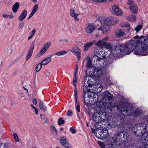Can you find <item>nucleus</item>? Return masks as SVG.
Returning a JSON list of instances; mask_svg holds the SVG:
<instances>
[{
  "mask_svg": "<svg viewBox=\"0 0 148 148\" xmlns=\"http://www.w3.org/2000/svg\"><path fill=\"white\" fill-rule=\"evenodd\" d=\"M13 135L15 140L16 141L18 142L19 141V139L17 134L16 133H14L13 134Z\"/></svg>",
  "mask_w": 148,
  "mask_h": 148,
  "instance_id": "nucleus-45",
  "label": "nucleus"
},
{
  "mask_svg": "<svg viewBox=\"0 0 148 148\" xmlns=\"http://www.w3.org/2000/svg\"><path fill=\"white\" fill-rule=\"evenodd\" d=\"M92 130L93 133H94L95 134H97V133H96V132L95 131V130L92 129Z\"/></svg>",
  "mask_w": 148,
  "mask_h": 148,
  "instance_id": "nucleus-64",
  "label": "nucleus"
},
{
  "mask_svg": "<svg viewBox=\"0 0 148 148\" xmlns=\"http://www.w3.org/2000/svg\"><path fill=\"white\" fill-rule=\"evenodd\" d=\"M92 94L91 92H88V97L90 98V99H91V97H92Z\"/></svg>",
  "mask_w": 148,
  "mask_h": 148,
  "instance_id": "nucleus-57",
  "label": "nucleus"
},
{
  "mask_svg": "<svg viewBox=\"0 0 148 148\" xmlns=\"http://www.w3.org/2000/svg\"><path fill=\"white\" fill-rule=\"evenodd\" d=\"M142 113L143 112L142 111L138 109H137L135 112V114L137 115H141Z\"/></svg>",
  "mask_w": 148,
  "mask_h": 148,
  "instance_id": "nucleus-41",
  "label": "nucleus"
},
{
  "mask_svg": "<svg viewBox=\"0 0 148 148\" xmlns=\"http://www.w3.org/2000/svg\"><path fill=\"white\" fill-rule=\"evenodd\" d=\"M95 29V27L93 25L88 23L86 25L85 31L87 33L90 34Z\"/></svg>",
  "mask_w": 148,
  "mask_h": 148,
  "instance_id": "nucleus-14",
  "label": "nucleus"
},
{
  "mask_svg": "<svg viewBox=\"0 0 148 148\" xmlns=\"http://www.w3.org/2000/svg\"><path fill=\"white\" fill-rule=\"evenodd\" d=\"M108 39V37L107 36H106V37H105L103 39V40H105V41H106V40H107Z\"/></svg>",
  "mask_w": 148,
  "mask_h": 148,
  "instance_id": "nucleus-62",
  "label": "nucleus"
},
{
  "mask_svg": "<svg viewBox=\"0 0 148 148\" xmlns=\"http://www.w3.org/2000/svg\"><path fill=\"white\" fill-rule=\"evenodd\" d=\"M32 102L33 103L34 105H36L37 103V101L35 99H34L32 100Z\"/></svg>",
  "mask_w": 148,
  "mask_h": 148,
  "instance_id": "nucleus-55",
  "label": "nucleus"
},
{
  "mask_svg": "<svg viewBox=\"0 0 148 148\" xmlns=\"http://www.w3.org/2000/svg\"><path fill=\"white\" fill-rule=\"evenodd\" d=\"M87 98L85 97V94L84 95V101L86 105H88L89 104L88 102L87 101Z\"/></svg>",
  "mask_w": 148,
  "mask_h": 148,
  "instance_id": "nucleus-51",
  "label": "nucleus"
},
{
  "mask_svg": "<svg viewBox=\"0 0 148 148\" xmlns=\"http://www.w3.org/2000/svg\"><path fill=\"white\" fill-rule=\"evenodd\" d=\"M39 107L41 110L45 111L47 109V108L44 104L43 102L42 101L40 100Z\"/></svg>",
  "mask_w": 148,
  "mask_h": 148,
  "instance_id": "nucleus-27",
  "label": "nucleus"
},
{
  "mask_svg": "<svg viewBox=\"0 0 148 148\" xmlns=\"http://www.w3.org/2000/svg\"><path fill=\"white\" fill-rule=\"evenodd\" d=\"M95 41L92 42H89L86 43L84 45V50L86 51H87L89 49L92 47V46L94 44Z\"/></svg>",
  "mask_w": 148,
  "mask_h": 148,
  "instance_id": "nucleus-18",
  "label": "nucleus"
},
{
  "mask_svg": "<svg viewBox=\"0 0 148 148\" xmlns=\"http://www.w3.org/2000/svg\"><path fill=\"white\" fill-rule=\"evenodd\" d=\"M128 104L127 103H124L122 102L120 105H119L117 106V109L118 110L120 109L122 114L123 115H130L134 112L133 108L131 106H128L125 107V106H127Z\"/></svg>",
  "mask_w": 148,
  "mask_h": 148,
  "instance_id": "nucleus-4",
  "label": "nucleus"
},
{
  "mask_svg": "<svg viewBox=\"0 0 148 148\" xmlns=\"http://www.w3.org/2000/svg\"><path fill=\"white\" fill-rule=\"evenodd\" d=\"M51 133L54 135H57V131L56 128L53 126H51Z\"/></svg>",
  "mask_w": 148,
  "mask_h": 148,
  "instance_id": "nucleus-34",
  "label": "nucleus"
},
{
  "mask_svg": "<svg viewBox=\"0 0 148 148\" xmlns=\"http://www.w3.org/2000/svg\"><path fill=\"white\" fill-rule=\"evenodd\" d=\"M115 46H112L110 43H108L106 42V44L105 45V47L108 49L110 50L109 52H110L112 53L111 51L113 49H115Z\"/></svg>",
  "mask_w": 148,
  "mask_h": 148,
  "instance_id": "nucleus-24",
  "label": "nucleus"
},
{
  "mask_svg": "<svg viewBox=\"0 0 148 148\" xmlns=\"http://www.w3.org/2000/svg\"><path fill=\"white\" fill-rule=\"evenodd\" d=\"M127 4L129 5V8L131 12L134 14H136L138 11L137 5L132 0H129L127 2Z\"/></svg>",
  "mask_w": 148,
  "mask_h": 148,
  "instance_id": "nucleus-7",
  "label": "nucleus"
},
{
  "mask_svg": "<svg viewBox=\"0 0 148 148\" xmlns=\"http://www.w3.org/2000/svg\"><path fill=\"white\" fill-rule=\"evenodd\" d=\"M123 135V133L121 132L117 134L114 135L112 138V140L111 141V145L112 146L120 145L123 143L124 142V140L122 138Z\"/></svg>",
  "mask_w": 148,
  "mask_h": 148,
  "instance_id": "nucleus-5",
  "label": "nucleus"
},
{
  "mask_svg": "<svg viewBox=\"0 0 148 148\" xmlns=\"http://www.w3.org/2000/svg\"><path fill=\"white\" fill-rule=\"evenodd\" d=\"M67 53V52L66 51H62L56 53L54 55L58 56H61L66 54Z\"/></svg>",
  "mask_w": 148,
  "mask_h": 148,
  "instance_id": "nucleus-36",
  "label": "nucleus"
},
{
  "mask_svg": "<svg viewBox=\"0 0 148 148\" xmlns=\"http://www.w3.org/2000/svg\"><path fill=\"white\" fill-rule=\"evenodd\" d=\"M74 95H75V103H77V99L78 98V95L77 93V90L76 88H75L74 90Z\"/></svg>",
  "mask_w": 148,
  "mask_h": 148,
  "instance_id": "nucleus-43",
  "label": "nucleus"
},
{
  "mask_svg": "<svg viewBox=\"0 0 148 148\" xmlns=\"http://www.w3.org/2000/svg\"><path fill=\"white\" fill-rule=\"evenodd\" d=\"M51 44L50 42H48L46 43L43 46V47L46 49L47 50L50 47Z\"/></svg>",
  "mask_w": 148,
  "mask_h": 148,
  "instance_id": "nucleus-38",
  "label": "nucleus"
},
{
  "mask_svg": "<svg viewBox=\"0 0 148 148\" xmlns=\"http://www.w3.org/2000/svg\"><path fill=\"white\" fill-rule=\"evenodd\" d=\"M19 5V4L18 2H16L14 4L12 8V11L16 13L17 12Z\"/></svg>",
  "mask_w": 148,
  "mask_h": 148,
  "instance_id": "nucleus-28",
  "label": "nucleus"
},
{
  "mask_svg": "<svg viewBox=\"0 0 148 148\" xmlns=\"http://www.w3.org/2000/svg\"><path fill=\"white\" fill-rule=\"evenodd\" d=\"M51 75V74L49 72H47L46 73V75L47 77H49Z\"/></svg>",
  "mask_w": 148,
  "mask_h": 148,
  "instance_id": "nucleus-61",
  "label": "nucleus"
},
{
  "mask_svg": "<svg viewBox=\"0 0 148 148\" xmlns=\"http://www.w3.org/2000/svg\"><path fill=\"white\" fill-rule=\"evenodd\" d=\"M96 60V61L99 64H101L100 63H99V62H103L104 60L103 58H101L97 56H95L93 57Z\"/></svg>",
  "mask_w": 148,
  "mask_h": 148,
  "instance_id": "nucleus-31",
  "label": "nucleus"
},
{
  "mask_svg": "<svg viewBox=\"0 0 148 148\" xmlns=\"http://www.w3.org/2000/svg\"><path fill=\"white\" fill-rule=\"evenodd\" d=\"M130 25L127 22L122 23L120 24V26L121 27H130Z\"/></svg>",
  "mask_w": 148,
  "mask_h": 148,
  "instance_id": "nucleus-35",
  "label": "nucleus"
},
{
  "mask_svg": "<svg viewBox=\"0 0 148 148\" xmlns=\"http://www.w3.org/2000/svg\"><path fill=\"white\" fill-rule=\"evenodd\" d=\"M34 47V43L33 42H32L30 45L29 50L27 52L25 58L26 61L28 60L31 56Z\"/></svg>",
  "mask_w": 148,
  "mask_h": 148,
  "instance_id": "nucleus-12",
  "label": "nucleus"
},
{
  "mask_svg": "<svg viewBox=\"0 0 148 148\" xmlns=\"http://www.w3.org/2000/svg\"><path fill=\"white\" fill-rule=\"evenodd\" d=\"M138 128H139L138 124H137L135 125L133 128L134 135L136 136H139V134L140 133V130L138 129Z\"/></svg>",
  "mask_w": 148,
  "mask_h": 148,
  "instance_id": "nucleus-20",
  "label": "nucleus"
},
{
  "mask_svg": "<svg viewBox=\"0 0 148 148\" xmlns=\"http://www.w3.org/2000/svg\"><path fill=\"white\" fill-rule=\"evenodd\" d=\"M35 32L36 30L35 29H34L33 30H32L31 31V32H29V35H31V36L33 37L35 34Z\"/></svg>",
  "mask_w": 148,
  "mask_h": 148,
  "instance_id": "nucleus-47",
  "label": "nucleus"
},
{
  "mask_svg": "<svg viewBox=\"0 0 148 148\" xmlns=\"http://www.w3.org/2000/svg\"><path fill=\"white\" fill-rule=\"evenodd\" d=\"M27 12L25 10H24L18 17V19L20 21H21L24 19L26 17Z\"/></svg>",
  "mask_w": 148,
  "mask_h": 148,
  "instance_id": "nucleus-19",
  "label": "nucleus"
},
{
  "mask_svg": "<svg viewBox=\"0 0 148 148\" xmlns=\"http://www.w3.org/2000/svg\"><path fill=\"white\" fill-rule=\"evenodd\" d=\"M90 69L91 72L89 74L90 75L99 77L103 74V71L102 69L95 67H93Z\"/></svg>",
  "mask_w": 148,
  "mask_h": 148,
  "instance_id": "nucleus-6",
  "label": "nucleus"
},
{
  "mask_svg": "<svg viewBox=\"0 0 148 148\" xmlns=\"http://www.w3.org/2000/svg\"><path fill=\"white\" fill-rule=\"evenodd\" d=\"M51 60V58L50 57H47L42 61L41 64L43 65L47 64Z\"/></svg>",
  "mask_w": 148,
  "mask_h": 148,
  "instance_id": "nucleus-26",
  "label": "nucleus"
},
{
  "mask_svg": "<svg viewBox=\"0 0 148 148\" xmlns=\"http://www.w3.org/2000/svg\"><path fill=\"white\" fill-rule=\"evenodd\" d=\"M70 51L72 53H76L77 58L78 59H80L81 51L80 49L77 46H74L70 50Z\"/></svg>",
  "mask_w": 148,
  "mask_h": 148,
  "instance_id": "nucleus-10",
  "label": "nucleus"
},
{
  "mask_svg": "<svg viewBox=\"0 0 148 148\" xmlns=\"http://www.w3.org/2000/svg\"><path fill=\"white\" fill-rule=\"evenodd\" d=\"M76 108L77 111L78 112H79L80 111V106L79 104V102L78 103L77 105L76 106Z\"/></svg>",
  "mask_w": 148,
  "mask_h": 148,
  "instance_id": "nucleus-54",
  "label": "nucleus"
},
{
  "mask_svg": "<svg viewBox=\"0 0 148 148\" xmlns=\"http://www.w3.org/2000/svg\"><path fill=\"white\" fill-rule=\"evenodd\" d=\"M139 128H138V129H139L141 132V133L142 135L146 134L147 132V126L144 123H140L138 124Z\"/></svg>",
  "mask_w": 148,
  "mask_h": 148,
  "instance_id": "nucleus-15",
  "label": "nucleus"
},
{
  "mask_svg": "<svg viewBox=\"0 0 148 148\" xmlns=\"http://www.w3.org/2000/svg\"><path fill=\"white\" fill-rule=\"evenodd\" d=\"M47 51V49L43 47L40 51L37 54L38 56L39 57L41 56L44 54Z\"/></svg>",
  "mask_w": 148,
  "mask_h": 148,
  "instance_id": "nucleus-32",
  "label": "nucleus"
},
{
  "mask_svg": "<svg viewBox=\"0 0 148 148\" xmlns=\"http://www.w3.org/2000/svg\"><path fill=\"white\" fill-rule=\"evenodd\" d=\"M106 43V42H104V41L100 40L97 42L95 43V45H97L100 47L103 48L105 47Z\"/></svg>",
  "mask_w": 148,
  "mask_h": 148,
  "instance_id": "nucleus-25",
  "label": "nucleus"
},
{
  "mask_svg": "<svg viewBox=\"0 0 148 148\" xmlns=\"http://www.w3.org/2000/svg\"><path fill=\"white\" fill-rule=\"evenodd\" d=\"M42 64L39 63L36 66V71L37 72L39 71L41 69L42 67Z\"/></svg>",
  "mask_w": 148,
  "mask_h": 148,
  "instance_id": "nucleus-40",
  "label": "nucleus"
},
{
  "mask_svg": "<svg viewBox=\"0 0 148 148\" xmlns=\"http://www.w3.org/2000/svg\"><path fill=\"white\" fill-rule=\"evenodd\" d=\"M34 109L35 110L34 112H35V113H36V114H38V110L36 109V108Z\"/></svg>",
  "mask_w": 148,
  "mask_h": 148,
  "instance_id": "nucleus-63",
  "label": "nucleus"
},
{
  "mask_svg": "<svg viewBox=\"0 0 148 148\" xmlns=\"http://www.w3.org/2000/svg\"><path fill=\"white\" fill-rule=\"evenodd\" d=\"M105 19L103 18V17H101V18H100L98 20H99V21H100V23L102 24H104V20Z\"/></svg>",
  "mask_w": 148,
  "mask_h": 148,
  "instance_id": "nucleus-48",
  "label": "nucleus"
},
{
  "mask_svg": "<svg viewBox=\"0 0 148 148\" xmlns=\"http://www.w3.org/2000/svg\"><path fill=\"white\" fill-rule=\"evenodd\" d=\"M147 40L143 37H141L137 42L131 40L125 46L124 49L127 54H129L132 51L136 49L134 54L143 56L148 55L147 45L145 44Z\"/></svg>",
  "mask_w": 148,
  "mask_h": 148,
  "instance_id": "nucleus-1",
  "label": "nucleus"
},
{
  "mask_svg": "<svg viewBox=\"0 0 148 148\" xmlns=\"http://www.w3.org/2000/svg\"><path fill=\"white\" fill-rule=\"evenodd\" d=\"M103 102L101 103V106L100 107L104 109L105 110H108L112 111L113 105L111 103L110 101L112 99L113 96L110 94V92L107 90L103 92L102 95Z\"/></svg>",
  "mask_w": 148,
  "mask_h": 148,
  "instance_id": "nucleus-2",
  "label": "nucleus"
},
{
  "mask_svg": "<svg viewBox=\"0 0 148 148\" xmlns=\"http://www.w3.org/2000/svg\"><path fill=\"white\" fill-rule=\"evenodd\" d=\"M70 14L71 16L74 17L75 21H77L79 19L77 17L78 14L75 13L74 10L73 9H71L70 10Z\"/></svg>",
  "mask_w": 148,
  "mask_h": 148,
  "instance_id": "nucleus-23",
  "label": "nucleus"
},
{
  "mask_svg": "<svg viewBox=\"0 0 148 148\" xmlns=\"http://www.w3.org/2000/svg\"><path fill=\"white\" fill-rule=\"evenodd\" d=\"M96 1L98 2H102L106 1V0H95Z\"/></svg>",
  "mask_w": 148,
  "mask_h": 148,
  "instance_id": "nucleus-59",
  "label": "nucleus"
},
{
  "mask_svg": "<svg viewBox=\"0 0 148 148\" xmlns=\"http://www.w3.org/2000/svg\"><path fill=\"white\" fill-rule=\"evenodd\" d=\"M111 11L112 14L116 15L121 16L123 14L121 10L116 5H114L112 7Z\"/></svg>",
  "mask_w": 148,
  "mask_h": 148,
  "instance_id": "nucleus-9",
  "label": "nucleus"
},
{
  "mask_svg": "<svg viewBox=\"0 0 148 148\" xmlns=\"http://www.w3.org/2000/svg\"><path fill=\"white\" fill-rule=\"evenodd\" d=\"M86 66L88 68L86 71V73H89L91 72L90 69L93 67H94L92 66L91 65V62L90 60H89L86 63Z\"/></svg>",
  "mask_w": 148,
  "mask_h": 148,
  "instance_id": "nucleus-22",
  "label": "nucleus"
},
{
  "mask_svg": "<svg viewBox=\"0 0 148 148\" xmlns=\"http://www.w3.org/2000/svg\"><path fill=\"white\" fill-rule=\"evenodd\" d=\"M38 7V5L37 4H35L33 7L31 12L34 14L37 10Z\"/></svg>",
  "mask_w": 148,
  "mask_h": 148,
  "instance_id": "nucleus-39",
  "label": "nucleus"
},
{
  "mask_svg": "<svg viewBox=\"0 0 148 148\" xmlns=\"http://www.w3.org/2000/svg\"><path fill=\"white\" fill-rule=\"evenodd\" d=\"M89 75H90L89 74ZM90 75H88V76H86L84 79V85L85 86H89V85H90V84L88 82L89 80H88V81H87V78L88 77H90Z\"/></svg>",
  "mask_w": 148,
  "mask_h": 148,
  "instance_id": "nucleus-37",
  "label": "nucleus"
},
{
  "mask_svg": "<svg viewBox=\"0 0 148 148\" xmlns=\"http://www.w3.org/2000/svg\"><path fill=\"white\" fill-rule=\"evenodd\" d=\"M34 14L31 12L30 15L28 17V19H29Z\"/></svg>",
  "mask_w": 148,
  "mask_h": 148,
  "instance_id": "nucleus-60",
  "label": "nucleus"
},
{
  "mask_svg": "<svg viewBox=\"0 0 148 148\" xmlns=\"http://www.w3.org/2000/svg\"><path fill=\"white\" fill-rule=\"evenodd\" d=\"M127 20L132 22H135L136 20V17L134 15H132L126 17Z\"/></svg>",
  "mask_w": 148,
  "mask_h": 148,
  "instance_id": "nucleus-30",
  "label": "nucleus"
},
{
  "mask_svg": "<svg viewBox=\"0 0 148 148\" xmlns=\"http://www.w3.org/2000/svg\"><path fill=\"white\" fill-rule=\"evenodd\" d=\"M24 25V22H21L19 24V29H21L23 27Z\"/></svg>",
  "mask_w": 148,
  "mask_h": 148,
  "instance_id": "nucleus-53",
  "label": "nucleus"
},
{
  "mask_svg": "<svg viewBox=\"0 0 148 148\" xmlns=\"http://www.w3.org/2000/svg\"><path fill=\"white\" fill-rule=\"evenodd\" d=\"M73 114V112L71 110H69L67 112V115L68 116H70L72 115Z\"/></svg>",
  "mask_w": 148,
  "mask_h": 148,
  "instance_id": "nucleus-52",
  "label": "nucleus"
},
{
  "mask_svg": "<svg viewBox=\"0 0 148 148\" xmlns=\"http://www.w3.org/2000/svg\"><path fill=\"white\" fill-rule=\"evenodd\" d=\"M123 134L122 136V138L124 140H127L129 137V136L128 134L126 132H121Z\"/></svg>",
  "mask_w": 148,
  "mask_h": 148,
  "instance_id": "nucleus-33",
  "label": "nucleus"
},
{
  "mask_svg": "<svg viewBox=\"0 0 148 148\" xmlns=\"http://www.w3.org/2000/svg\"><path fill=\"white\" fill-rule=\"evenodd\" d=\"M125 46L121 45H119L117 46H115V49H113L111 51L112 53L114 55L116 56L120 52H122L123 50L124 51V52H125L124 50V48Z\"/></svg>",
  "mask_w": 148,
  "mask_h": 148,
  "instance_id": "nucleus-8",
  "label": "nucleus"
},
{
  "mask_svg": "<svg viewBox=\"0 0 148 148\" xmlns=\"http://www.w3.org/2000/svg\"><path fill=\"white\" fill-rule=\"evenodd\" d=\"M3 16L4 18H8L9 15L6 14H4L3 15Z\"/></svg>",
  "mask_w": 148,
  "mask_h": 148,
  "instance_id": "nucleus-58",
  "label": "nucleus"
},
{
  "mask_svg": "<svg viewBox=\"0 0 148 148\" xmlns=\"http://www.w3.org/2000/svg\"><path fill=\"white\" fill-rule=\"evenodd\" d=\"M99 134L102 138H106L109 136L108 130H105V131L102 130L99 133Z\"/></svg>",
  "mask_w": 148,
  "mask_h": 148,
  "instance_id": "nucleus-21",
  "label": "nucleus"
},
{
  "mask_svg": "<svg viewBox=\"0 0 148 148\" xmlns=\"http://www.w3.org/2000/svg\"><path fill=\"white\" fill-rule=\"evenodd\" d=\"M77 78H76V77H74V78L73 79V84L74 86H75L76 83H77Z\"/></svg>",
  "mask_w": 148,
  "mask_h": 148,
  "instance_id": "nucleus-50",
  "label": "nucleus"
},
{
  "mask_svg": "<svg viewBox=\"0 0 148 148\" xmlns=\"http://www.w3.org/2000/svg\"><path fill=\"white\" fill-rule=\"evenodd\" d=\"M140 140L142 143L148 145V132L142 135Z\"/></svg>",
  "mask_w": 148,
  "mask_h": 148,
  "instance_id": "nucleus-16",
  "label": "nucleus"
},
{
  "mask_svg": "<svg viewBox=\"0 0 148 148\" xmlns=\"http://www.w3.org/2000/svg\"><path fill=\"white\" fill-rule=\"evenodd\" d=\"M98 143L101 148H103V147H105V145L103 142L99 141L98 142Z\"/></svg>",
  "mask_w": 148,
  "mask_h": 148,
  "instance_id": "nucleus-49",
  "label": "nucleus"
},
{
  "mask_svg": "<svg viewBox=\"0 0 148 148\" xmlns=\"http://www.w3.org/2000/svg\"><path fill=\"white\" fill-rule=\"evenodd\" d=\"M114 19L111 17H108L104 20V24L103 25H106L109 26L113 24Z\"/></svg>",
  "mask_w": 148,
  "mask_h": 148,
  "instance_id": "nucleus-17",
  "label": "nucleus"
},
{
  "mask_svg": "<svg viewBox=\"0 0 148 148\" xmlns=\"http://www.w3.org/2000/svg\"><path fill=\"white\" fill-rule=\"evenodd\" d=\"M142 28V26L141 25H139L137 26L135 29V30L136 32H138Z\"/></svg>",
  "mask_w": 148,
  "mask_h": 148,
  "instance_id": "nucleus-44",
  "label": "nucleus"
},
{
  "mask_svg": "<svg viewBox=\"0 0 148 148\" xmlns=\"http://www.w3.org/2000/svg\"><path fill=\"white\" fill-rule=\"evenodd\" d=\"M60 142L62 145L64 146L66 148H70L71 147L70 144L67 141L65 137H62L60 139Z\"/></svg>",
  "mask_w": 148,
  "mask_h": 148,
  "instance_id": "nucleus-13",
  "label": "nucleus"
},
{
  "mask_svg": "<svg viewBox=\"0 0 148 148\" xmlns=\"http://www.w3.org/2000/svg\"><path fill=\"white\" fill-rule=\"evenodd\" d=\"M139 148H148V145H144L140 146Z\"/></svg>",
  "mask_w": 148,
  "mask_h": 148,
  "instance_id": "nucleus-56",
  "label": "nucleus"
},
{
  "mask_svg": "<svg viewBox=\"0 0 148 148\" xmlns=\"http://www.w3.org/2000/svg\"><path fill=\"white\" fill-rule=\"evenodd\" d=\"M98 30L102 31L104 34L109 33L110 31V27L107 25H103L100 28L98 29Z\"/></svg>",
  "mask_w": 148,
  "mask_h": 148,
  "instance_id": "nucleus-11",
  "label": "nucleus"
},
{
  "mask_svg": "<svg viewBox=\"0 0 148 148\" xmlns=\"http://www.w3.org/2000/svg\"><path fill=\"white\" fill-rule=\"evenodd\" d=\"M115 34L117 36L120 37L123 36L125 33L123 30L120 29L116 31Z\"/></svg>",
  "mask_w": 148,
  "mask_h": 148,
  "instance_id": "nucleus-29",
  "label": "nucleus"
},
{
  "mask_svg": "<svg viewBox=\"0 0 148 148\" xmlns=\"http://www.w3.org/2000/svg\"><path fill=\"white\" fill-rule=\"evenodd\" d=\"M70 130L71 131V132L72 134H75L76 133L75 129L73 127H71L70 128Z\"/></svg>",
  "mask_w": 148,
  "mask_h": 148,
  "instance_id": "nucleus-46",
  "label": "nucleus"
},
{
  "mask_svg": "<svg viewBox=\"0 0 148 148\" xmlns=\"http://www.w3.org/2000/svg\"><path fill=\"white\" fill-rule=\"evenodd\" d=\"M107 117L106 113L101 112L94 113L93 115L92 118L96 123L97 125L103 127V123L107 120Z\"/></svg>",
  "mask_w": 148,
  "mask_h": 148,
  "instance_id": "nucleus-3",
  "label": "nucleus"
},
{
  "mask_svg": "<svg viewBox=\"0 0 148 148\" xmlns=\"http://www.w3.org/2000/svg\"><path fill=\"white\" fill-rule=\"evenodd\" d=\"M58 125H61L62 124H63L64 123L65 121L62 118H60L58 120Z\"/></svg>",
  "mask_w": 148,
  "mask_h": 148,
  "instance_id": "nucleus-42",
  "label": "nucleus"
}]
</instances>
